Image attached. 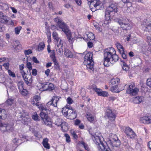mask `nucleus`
Returning <instances> with one entry per match:
<instances>
[{
	"instance_id": "nucleus-36",
	"label": "nucleus",
	"mask_w": 151,
	"mask_h": 151,
	"mask_svg": "<svg viewBox=\"0 0 151 151\" xmlns=\"http://www.w3.org/2000/svg\"><path fill=\"white\" fill-rule=\"evenodd\" d=\"M23 84L24 83L22 81H20L18 82V86L19 91H21L22 89L23 88Z\"/></svg>"
},
{
	"instance_id": "nucleus-64",
	"label": "nucleus",
	"mask_w": 151,
	"mask_h": 151,
	"mask_svg": "<svg viewBox=\"0 0 151 151\" xmlns=\"http://www.w3.org/2000/svg\"><path fill=\"white\" fill-rule=\"evenodd\" d=\"M3 65L5 67L6 69L8 70L9 68V63H4Z\"/></svg>"
},
{
	"instance_id": "nucleus-48",
	"label": "nucleus",
	"mask_w": 151,
	"mask_h": 151,
	"mask_svg": "<svg viewBox=\"0 0 151 151\" xmlns=\"http://www.w3.org/2000/svg\"><path fill=\"white\" fill-rule=\"evenodd\" d=\"M26 66L27 68L29 69V73L30 72V70L32 69V66L31 63L29 62H28L26 64Z\"/></svg>"
},
{
	"instance_id": "nucleus-56",
	"label": "nucleus",
	"mask_w": 151,
	"mask_h": 151,
	"mask_svg": "<svg viewBox=\"0 0 151 151\" xmlns=\"http://www.w3.org/2000/svg\"><path fill=\"white\" fill-rule=\"evenodd\" d=\"M67 101L68 103L70 104L72 103L73 100L70 97H68L67 99Z\"/></svg>"
},
{
	"instance_id": "nucleus-2",
	"label": "nucleus",
	"mask_w": 151,
	"mask_h": 151,
	"mask_svg": "<svg viewBox=\"0 0 151 151\" xmlns=\"http://www.w3.org/2000/svg\"><path fill=\"white\" fill-rule=\"evenodd\" d=\"M104 58L111 60V63L113 64L118 60L119 57L116 54L114 49L112 47H110L104 50Z\"/></svg>"
},
{
	"instance_id": "nucleus-59",
	"label": "nucleus",
	"mask_w": 151,
	"mask_h": 151,
	"mask_svg": "<svg viewBox=\"0 0 151 151\" xmlns=\"http://www.w3.org/2000/svg\"><path fill=\"white\" fill-rule=\"evenodd\" d=\"M81 144L83 146L84 148L86 150H88V145L85 142H81Z\"/></svg>"
},
{
	"instance_id": "nucleus-63",
	"label": "nucleus",
	"mask_w": 151,
	"mask_h": 151,
	"mask_svg": "<svg viewBox=\"0 0 151 151\" xmlns=\"http://www.w3.org/2000/svg\"><path fill=\"white\" fill-rule=\"evenodd\" d=\"M32 74L33 76H36L37 74V71L35 69H33L32 70Z\"/></svg>"
},
{
	"instance_id": "nucleus-52",
	"label": "nucleus",
	"mask_w": 151,
	"mask_h": 151,
	"mask_svg": "<svg viewBox=\"0 0 151 151\" xmlns=\"http://www.w3.org/2000/svg\"><path fill=\"white\" fill-rule=\"evenodd\" d=\"M24 52L25 55H28L31 54L32 53V51L31 50L29 49L24 50Z\"/></svg>"
},
{
	"instance_id": "nucleus-29",
	"label": "nucleus",
	"mask_w": 151,
	"mask_h": 151,
	"mask_svg": "<svg viewBox=\"0 0 151 151\" xmlns=\"http://www.w3.org/2000/svg\"><path fill=\"white\" fill-rule=\"evenodd\" d=\"M45 45L44 42H41L40 43L38 47V50L40 51L42 50L44 48Z\"/></svg>"
},
{
	"instance_id": "nucleus-19",
	"label": "nucleus",
	"mask_w": 151,
	"mask_h": 151,
	"mask_svg": "<svg viewBox=\"0 0 151 151\" xmlns=\"http://www.w3.org/2000/svg\"><path fill=\"white\" fill-rule=\"evenodd\" d=\"M64 53L65 56L68 58H72L73 57V54L70 50L65 49L64 50Z\"/></svg>"
},
{
	"instance_id": "nucleus-60",
	"label": "nucleus",
	"mask_w": 151,
	"mask_h": 151,
	"mask_svg": "<svg viewBox=\"0 0 151 151\" xmlns=\"http://www.w3.org/2000/svg\"><path fill=\"white\" fill-rule=\"evenodd\" d=\"M2 9H3L4 10L8 9L9 7L8 5L6 4H3V6H2Z\"/></svg>"
},
{
	"instance_id": "nucleus-30",
	"label": "nucleus",
	"mask_w": 151,
	"mask_h": 151,
	"mask_svg": "<svg viewBox=\"0 0 151 151\" xmlns=\"http://www.w3.org/2000/svg\"><path fill=\"white\" fill-rule=\"evenodd\" d=\"M127 93L130 94V95H132V85H130L128 86V87L126 90Z\"/></svg>"
},
{
	"instance_id": "nucleus-40",
	"label": "nucleus",
	"mask_w": 151,
	"mask_h": 151,
	"mask_svg": "<svg viewBox=\"0 0 151 151\" xmlns=\"http://www.w3.org/2000/svg\"><path fill=\"white\" fill-rule=\"evenodd\" d=\"M14 100L12 99H8L6 101V103L9 105L11 106L13 103Z\"/></svg>"
},
{
	"instance_id": "nucleus-33",
	"label": "nucleus",
	"mask_w": 151,
	"mask_h": 151,
	"mask_svg": "<svg viewBox=\"0 0 151 151\" xmlns=\"http://www.w3.org/2000/svg\"><path fill=\"white\" fill-rule=\"evenodd\" d=\"M7 18L6 16L4 15L3 17L0 19V21L3 23H7L9 21Z\"/></svg>"
},
{
	"instance_id": "nucleus-20",
	"label": "nucleus",
	"mask_w": 151,
	"mask_h": 151,
	"mask_svg": "<svg viewBox=\"0 0 151 151\" xmlns=\"http://www.w3.org/2000/svg\"><path fill=\"white\" fill-rule=\"evenodd\" d=\"M143 23L144 27L147 29L151 30V21L146 20Z\"/></svg>"
},
{
	"instance_id": "nucleus-10",
	"label": "nucleus",
	"mask_w": 151,
	"mask_h": 151,
	"mask_svg": "<svg viewBox=\"0 0 151 151\" xmlns=\"http://www.w3.org/2000/svg\"><path fill=\"white\" fill-rule=\"evenodd\" d=\"M120 81V79L118 78H116L115 79H113L111 80V82L113 86H112V88L113 91H115L117 88V86L119 82Z\"/></svg>"
},
{
	"instance_id": "nucleus-18",
	"label": "nucleus",
	"mask_w": 151,
	"mask_h": 151,
	"mask_svg": "<svg viewBox=\"0 0 151 151\" xmlns=\"http://www.w3.org/2000/svg\"><path fill=\"white\" fill-rule=\"evenodd\" d=\"M143 96L135 97L133 99V101L135 104H139L143 101Z\"/></svg>"
},
{
	"instance_id": "nucleus-53",
	"label": "nucleus",
	"mask_w": 151,
	"mask_h": 151,
	"mask_svg": "<svg viewBox=\"0 0 151 151\" xmlns=\"http://www.w3.org/2000/svg\"><path fill=\"white\" fill-rule=\"evenodd\" d=\"M147 86L151 88V78H149L147 79Z\"/></svg>"
},
{
	"instance_id": "nucleus-23",
	"label": "nucleus",
	"mask_w": 151,
	"mask_h": 151,
	"mask_svg": "<svg viewBox=\"0 0 151 151\" xmlns=\"http://www.w3.org/2000/svg\"><path fill=\"white\" fill-rule=\"evenodd\" d=\"M40 99V96L36 95L34 96L33 100L32 101L31 103L33 105H36V103L38 102Z\"/></svg>"
},
{
	"instance_id": "nucleus-42",
	"label": "nucleus",
	"mask_w": 151,
	"mask_h": 151,
	"mask_svg": "<svg viewBox=\"0 0 151 151\" xmlns=\"http://www.w3.org/2000/svg\"><path fill=\"white\" fill-rule=\"evenodd\" d=\"M109 94L106 91H102L99 96L105 97L108 96H109Z\"/></svg>"
},
{
	"instance_id": "nucleus-21",
	"label": "nucleus",
	"mask_w": 151,
	"mask_h": 151,
	"mask_svg": "<svg viewBox=\"0 0 151 151\" xmlns=\"http://www.w3.org/2000/svg\"><path fill=\"white\" fill-rule=\"evenodd\" d=\"M132 129L129 127H126L124 133H125L127 137L132 138L131 134H132Z\"/></svg>"
},
{
	"instance_id": "nucleus-50",
	"label": "nucleus",
	"mask_w": 151,
	"mask_h": 151,
	"mask_svg": "<svg viewBox=\"0 0 151 151\" xmlns=\"http://www.w3.org/2000/svg\"><path fill=\"white\" fill-rule=\"evenodd\" d=\"M65 136L66 137V142L69 143L70 141V137L69 135L67 134H65Z\"/></svg>"
},
{
	"instance_id": "nucleus-58",
	"label": "nucleus",
	"mask_w": 151,
	"mask_h": 151,
	"mask_svg": "<svg viewBox=\"0 0 151 151\" xmlns=\"http://www.w3.org/2000/svg\"><path fill=\"white\" fill-rule=\"evenodd\" d=\"M120 54L122 55V58L124 59H126L127 58L126 55L125 53V52L123 51V52H120Z\"/></svg>"
},
{
	"instance_id": "nucleus-34",
	"label": "nucleus",
	"mask_w": 151,
	"mask_h": 151,
	"mask_svg": "<svg viewBox=\"0 0 151 151\" xmlns=\"http://www.w3.org/2000/svg\"><path fill=\"white\" fill-rule=\"evenodd\" d=\"M111 60L104 58V66L108 67L109 65V63H111Z\"/></svg>"
},
{
	"instance_id": "nucleus-54",
	"label": "nucleus",
	"mask_w": 151,
	"mask_h": 151,
	"mask_svg": "<svg viewBox=\"0 0 151 151\" xmlns=\"http://www.w3.org/2000/svg\"><path fill=\"white\" fill-rule=\"evenodd\" d=\"M8 73L9 75L13 77H15L16 76L15 74L12 72L10 70H8Z\"/></svg>"
},
{
	"instance_id": "nucleus-47",
	"label": "nucleus",
	"mask_w": 151,
	"mask_h": 151,
	"mask_svg": "<svg viewBox=\"0 0 151 151\" xmlns=\"http://www.w3.org/2000/svg\"><path fill=\"white\" fill-rule=\"evenodd\" d=\"M87 118L88 120L90 122L93 121L94 119V117L91 115H90L87 114Z\"/></svg>"
},
{
	"instance_id": "nucleus-44",
	"label": "nucleus",
	"mask_w": 151,
	"mask_h": 151,
	"mask_svg": "<svg viewBox=\"0 0 151 151\" xmlns=\"http://www.w3.org/2000/svg\"><path fill=\"white\" fill-rule=\"evenodd\" d=\"M132 0H122V2L124 3H127V6L129 7L131 6V3L130 2V1Z\"/></svg>"
},
{
	"instance_id": "nucleus-28",
	"label": "nucleus",
	"mask_w": 151,
	"mask_h": 151,
	"mask_svg": "<svg viewBox=\"0 0 151 151\" xmlns=\"http://www.w3.org/2000/svg\"><path fill=\"white\" fill-rule=\"evenodd\" d=\"M116 45L119 52H123V51L124 50V48L120 43H117Z\"/></svg>"
},
{
	"instance_id": "nucleus-55",
	"label": "nucleus",
	"mask_w": 151,
	"mask_h": 151,
	"mask_svg": "<svg viewBox=\"0 0 151 151\" xmlns=\"http://www.w3.org/2000/svg\"><path fill=\"white\" fill-rule=\"evenodd\" d=\"M55 51L54 50H52L51 54L50 55V56L51 58H54L55 57Z\"/></svg>"
},
{
	"instance_id": "nucleus-15",
	"label": "nucleus",
	"mask_w": 151,
	"mask_h": 151,
	"mask_svg": "<svg viewBox=\"0 0 151 151\" xmlns=\"http://www.w3.org/2000/svg\"><path fill=\"white\" fill-rule=\"evenodd\" d=\"M91 4L92 6H94V8L95 9V10L100 9V5L101 4L99 0H93V2Z\"/></svg>"
},
{
	"instance_id": "nucleus-39",
	"label": "nucleus",
	"mask_w": 151,
	"mask_h": 151,
	"mask_svg": "<svg viewBox=\"0 0 151 151\" xmlns=\"http://www.w3.org/2000/svg\"><path fill=\"white\" fill-rule=\"evenodd\" d=\"M32 117L33 120L36 121H39L40 120L39 117L37 114L33 115Z\"/></svg>"
},
{
	"instance_id": "nucleus-62",
	"label": "nucleus",
	"mask_w": 151,
	"mask_h": 151,
	"mask_svg": "<svg viewBox=\"0 0 151 151\" xmlns=\"http://www.w3.org/2000/svg\"><path fill=\"white\" fill-rule=\"evenodd\" d=\"M59 41V43H58V42L57 43V42H56L57 44V46L58 47H61L63 46L62 43L61 42V40L60 39Z\"/></svg>"
},
{
	"instance_id": "nucleus-31",
	"label": "nucleus",
	"mask_w": 151,
	"mask_h": 151,
	"mask_svg": "<svg viewBox=\"0 0 151 151\" xmlns=\"http://www.w3.org/2000/svg\"><path fill=\"white\" fill-rule=\"evenodd\" d=\"M121 27L124 30H127L131 28V27L128 24H125L122 23Z\"/></svg>"
},
{
	"instance_id": "nucleus-43",
	"label": "nucleus",
	"mask_w": 151,
	"mask_h": 151,
	"mask_svg": "<svg viewBox=\"0 0 151 151\" xmlns=\"http://www.w3.org/2000/svg\"><path fill=\"white\" fill-rule=\"evenodd\" d=\"M21 28L22 27L21 26H20L19 27H16L15 28V34L17 35L19 34Z\"/></svg>"
},
{
	"instance_id": "nucleus-13",
	"label": "nucleus",
	"mask_w": 151,
	"mask_h": 151,
	"mask_svg": "<svg viewBox=\"0 0 151 151\" xmlns=\"http://www.w3.org/2000/svg\"><path fill=\"white\" fill-rule=\"evenodd\" d=\"M106 115L108 117L111 119L114 120L116 117V115L114 112L110 109H108L106 111Z\"/></svg>"
},
{
	"instance_id": "nucleus-14",
	"label": "nucleus",
	"mask_w": 151,
	"mask_h": 151,
	"mask_svg": "<svg viewBox=\"0 0 151 151\" xmlns=\"http://www.w3.org/2000/svg\"><path fill=\"white\" fill-rule=\"evenodd\" d=\"M40 110L42 111H47L48 110L49 112L50 111L48 110V108L46 107L44 104H41L39 102H37L36 103V105Z\"/></svg>"
},
{
	"instance_id": "nucleus-25",
	"label": "nucleus",
	"mask_w": 151,
	"mask_h": 151,
	"mask_svg": "<svg viewBox=\"0 0 151 151\" xmlns=\"http://www.w3.org/2000/svg\"><path fill=\"white\" fill-rule=\"evenodd\" d=\"M68 124L65 122H62L61 123L60 126H61V129L63 132H65L68 129Z\"/></svg>"
},
{
	"instance_id": "nucleus-26",
	"label": "nucleus",
	"mask_w": 151,
	"mask_h": 151,
	"mask_svg": "<svg viewBox=\"0 0 151 151\" xmlns=\"http://www.w3.org/2000/svg\"><path fill=\"white\" fill-rule=\"evenodd\" d=\"M54 123L58 126H60L61 123L62 122V119L60 118H55L53 120Z\"/></svg>"
},
{
	"instance_id": "nucleus-7",
	"label": "nucleus",
	"mask_w": 151,
	"mask_h": 151,
	"mask_svg": "<svg viewBox=\"0 0 151 151\" xmlns=\"http://www.w3.org/2000/svg\"><path fill=\"white\" fill-rule=\"evenodd\" d=\"M42 86L44 91L52 90L54 89V85L49 82H45L42 84Z\"/></svg>"
},
{
	"instance_id": "nucleus-37",
	"label": "nucleus",
	"mask_w": 151,
	"mask_h": 151,
	"mask_svg": "<svg viewBox=\"0 0 151 151\" xmlns=\"http://www.w3.org/2000/svg\"><path fill=\"white\" fill-rule=\"evenodd\" d=\"M92 88L93 91H95L97 93L98 96H99L102 90L101 89L99 88L96 87H93Z\"/></svg>"
},
{
	"instance_id": "nucleus-3",
	"label": "nucleus",
	"mask_w": 151,
	"mask_h": 151,
	"mask_svg": "<svg viewBox=\"0 0 151 151\" xmlns=\"http://www.w3.org/2000/svg\"><path fill=\"white\" fill-rule=\"evenodd\" d=\"M117 4L115 3L110 4L106 9L105 12V16L106 19L107 20H109L111 17V13H116L118 11Z\"/></svg>"
},
{
	"instance_id": "nucleus-16",
	"label": "nucleus",
	"mask_w": 151,
	"mask_h": 151,
	"mask_svg": "<svg viewBox=\"0 0 151 151\" xmlns=\"http://www.w3.org/2000/svg\"><path fill=\"white\" fill-rule=\"evenodd\" d=\"M40 115L43 122L45 121H49L50 120V118L48 116V113L46 114L43 112H41Z\"/></svg>"
},
{
	"instance_id": "nucleus-6",
	"label": "nucleus",
	"mask_w": 151,
	"mask_h": 151,
	"mask_svg": "<svg viewBox=\"0 0 151 151\" xmlns=\"http://www.w3.org/2000/svg\"><path fill=\"white\" fill-rule=\"evenodd\" d=\"M32 77L30 72L29 73V74L27 73L25 76H24L23 77L25 83L27 86H30L32 85L33 81Z\"/></svg>"
},
{
	"instance_id": "nucleus-24",
	"label": "nucleus",
	"mask_w": 151,
	"mask_h": 151,
	"mask_svg": "<svg viewBox=\"0 0 151 151\" xmlns=\"http://www.w3.org/2000/svg\"><path fill=\"white\" fill-rule=\"evenodd\" d=\"M48 139L47 138H45L43 139L42 142V144L44 147L47 149H49L50 148V146L48 143Z\"/></svg>"
},
{
	"instance_id": "nucleus-5",
	"label": "nucleus",
	"mask_w": 151,
	"mask_h": 151,
	"mask_svg": "<svg viewBox=\"0 0 151 151\" xmlns=\"http://www.w3.org/2000/svg\"><path fill=\"white\" fill-rule=\"evenodd\" d=\"M91 137L95 143L96 145H98V147L100 149V150L101 149L100 145H101L103 147H104V149H105L104 144L101 140L100 137L99 136L92 135Z\"/></svg>"
},
{
	"instance_id": "nucleus-46",
	"label": "nucleus",
	"mask_w": 151,
	"mask_h": 151,
	"mask_svg": "<svg viewBox=\"0 0 151 151\" xmlns=\"http://www.w3.org/2000/svg\"><path fill=\"white\" fill-rule=\"evenodd\" d=\"M45 121L44 122V123L45 125L48 126L50 127H52V124L51 121V119L50 118V120L49 121Z\"/></svg>"
},
{
	"instance_id": "nucleus-38",
	"label": "nucleus",
	"mask_w": 151,
	"mask_h": 151,
	"mask_svg": "<svg viewBox=\"0 0 151 151\" xmlns=\"http://www.w3.org/2000/svg\"><path fill=\"white\" fill-rule=\"evenodd\" d=\"M69 117V118L70 119H74L76 117V114L75 111L74 112H73L72 113L70 114L69 115H68Z\"/></svg>"
},
{
	"instance_id": "nucleus-35",
	"label": "nucleus",
	"mask_w": 151,
	"mask_h": 151,
	"mask_svg": "<svg viewBox=\"0 0 151 151\" xmlns=\"http://www.w3.org/2000/svg\"><path fill=\"white\" fill-rule=\"evenodd\" d=\"M88 38L90 40H93L95 39V37L94 35L92 32L89 33L87 35Z\"/></svg>"
},
{
	"instance_id": "nucleus-22",
	"label": "nucleus",
	"mask_w": 151,
	"mask_h": 151,
	"mask_svg": "<svg viewBox=\"0 0 151 151\" xmlns=\"http://www.w3.org/2000/svg\"><path fill=\"white\" fill-rule=\"evenodd\" d=\"M14 45L13 47L16 50H19L21 48V45L20 44L19 42V41L16 40L14 42Z\"/></svg>"
},
{
	"instance_id": "nucleus-4",
	"label": "nucleus",
	"mask_w": 151,
	"mask_h": 151,
	"mask_svg": "<svg viewBox=\"0 0 151 151\" xmlns=\"http://www.w3.org/2000/svg\"><path fill=\"white\" fill-rule=\"evenodd\" d=\"M93 54L91 52L86 53L84 57V63L86 65L87 68L91 70L93 69V61L92 60Z\"/></svg>"
},
{
	"instance_id": "nucleus-57",
	"label": "nucleus",
	"mask_w": 151,
	"mask_h": 151,
	"mask_svg": "<svg viewBox=\"0 0 151 151\" xmlns=\"http://www.w3.org/2000/svg\"><path fill=\"white\" fill-rule=\"evenodd\" d=\"M134 139L135 142H137V136L136 134L133 131V140Z\"/></svg>"
},
{
	"instance_id": "nucleus-61",
	"label": "nucleus",
	"mask_w": 151,
	"mask_h": 151,
	"mask_svg": "<svg viewBox=\"0 0 151 151\" xmlns=\"http://www.w3.org/2000/svg\"><path fill=\"white\" fill-rule=\"evenodd\" d=\"M71 133L73 137L75 138L76 139L78 138L77 135L76 134L75 132L74 131H72L71 132Z\"/></svg>"
},
{
	"instance_id": "nucleus-32",
	"label": "nucleus",
	"mask_w": 151,
	"mask_h": 151,
	"mask_svg": "<svg viewBox=\"0 0 151 151\" xmlns=\"http://www.w3.org/2000/svg\"><path fill=\"white\" fill-rule=\"evenodd\" d=\"M134 87L133 84V96L138 95L139 91V89L138 88L134 87V88H133Z\"/></svg>"
},
{
	"instance_id": "nucleus-51",
	"label": "nucleus",
	"mask_w": 151,
	"mask_h": 151,
	"mask_svg": "<svg viewBox=\"0 0 151 151\" xmlns=\"http://www.w3.org/2000/svg\"><path fill=\"white\" fill-rule=\"evenodd\" d=\"M65 108H63L62 110V112L63 114L65 116H67L68 115V111L65 109Z\"/></svg>"
},
{
	"instance_id": "nucleus-9",
	"label": "nucleus",
	"mask_w": 151,
	"mask_h": 151,
	"mask_svg": "<svg viewBox=\"0 0 151 151\" xmlns=\"http://www.w3.org/2000/svg\"><path fill=\"white\" fill-rule=\"evenodd\" d=\"M59 100V99L58 97L56 96H54L51 101L47 103V107L49 105H52L55 107H57V103Z\"/></svg>"
},
{
	"instance_id": "nucleus-27",
	"label": "nucleus",
	"mask_w": 151,
	"mask_h": 151,
	"mask_svg": "<svg viewBox=\"0 0 151 151\" xmlns=\"http://www.w3.org/2000/svg\"><path fill=\"white\" fill-rule=\"evenodd\" d=\"M52 36L53 38L55 40V42L58 43L60 40V38L58 37V34L56 32L54 31L52 34Z\"/></svg>"
},
{
	"instance_id": "nucleus-12",
	"label": "nucleus",
	"mask_w": 151,
	"mask_h": 151,
	"mask_svg": "<svg viewBox=\"0 0 151 151\" xmlns=\"http://www.w3.org/2000/svg\"><path fill=\"white\" fill-rule=\"evenodd\" d=\"M110 144L113 147H119L121 144L120 141L117 138V139L113 138L110 140Z\"/></svg>"
},
{
	"instance_id": "nucleus-11",
	"label": "nucleus",
	"mask_w": 151,
	"mask_h": 151,
	"mask_svg": "<svg viewBox=\"0 0 151 151\" xmlns=\"http://www.w3.org/2000/svg\"><path fill=\"white\" fill-rule=\"evenodd\" d=\"M140 121L142 123L145 124L151 123V116L142 117L141 118Z\"/></svg>"
},
{
	"instance_id": "nucleus-41",
	"label": "nucleus",
	"mask_w": 151,
	"mask_h": 151,
	"mask_svg": "<svg viewBox=\"0 0 151 151\" xmlns=\"http://www.w3.org/2000/svg\"><path fill=\"white\" fill-rule=\"evenodd\" d=\"M19 92L22 95L24 96H26L28 93L27 90L26 89H24V88L22 89L21 91H19Z\"/></svg>"
},
{
	"instance_id": "nucleus-1",
	"label": "nucleus",
	"mask_w": 151,
	"mask_h": 151,
	"mask_svg": "<svg viewBox=\"0 0 151 151\" xmlns=\"http://www.w3.org/2000/svg\"><path fill=\"white\" fill-rule=\"evenodd\" d=\"M54 21L57 23L59 27L62 29V31L66 35L69 42L70 43H72L76 39L75 37H72L71 33L68 27L62 21V20L58 18H55Z\"/></svg>"
},
{
	"instance_id": "nucleus-45",
	"label": "nucleus",
	"mask_w": 151,
	"mask_h": 151,
	"mask_svg": "<svg viewBox=\"0 0 151 151\" xmlns=\"http://www.w3.org/2000/svg\"><path fill=\"white\" fill-rule=\"evenodd\" d=\"M122 68L123 70H125L126 71L128 70L129 69V67L124 63H123V65Z\"/></svg>"
},
{
	"instance_id": "nucleus-17",
	"label": "nucleus",
	"mask_w": 151,
	"mask_h": 151,
	"mask_svg": "<svg viewBox=\"0 0 151 151\" xmlns=\"http://www.w3.org/2000/svg\"><path fill=\"white\" fill-rule=\"evenodd\" d=\"M7 116V112L5 110L0 108V119H5Z\"/></svg>"
},
{
	"instance_id": "nucleus-49",
	"label": "nucleus",
	"mask_w": 151,
	"mask_h": 151,
	"mask_svg": "<svg viewBox=\"0 0 151 151\" xmlns=\"http://www.w3.org/2000/svg\"><path fill=\"white\" fill-rule=\"evenodd\" d=\"M54 65V68L55 70H59L60 69V68L58 63V62H55Z\"/></svg>"
},
{
	"instance_id": "nucleus-8",
	"label": "nucleus",
	"mask_w": 151,
	"mask_h": 151,
	"mask_svg": "<svg viewBox=\"0 0 151 151\" xmlns=\"http://www.w3.org/2000/svg\"><path fill=\"white\" fill-rule=\"evenodd\" d=\"M1 127L4 128V132H12L14 130L13 125L9 124H5L3 123Z\"/></svg>"
}]
</instances>
